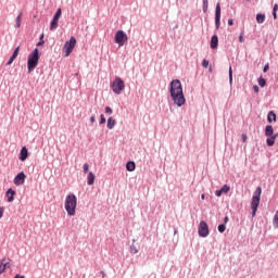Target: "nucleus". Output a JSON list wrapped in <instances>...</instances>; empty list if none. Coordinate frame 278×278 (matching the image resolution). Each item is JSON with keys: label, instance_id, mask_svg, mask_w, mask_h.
<instances>
[{"label": "nucleus", "instance_id": "nucleus-37", "mask_svg": "<svg viewBox=\"0 0 278 278\" xmlns=\"http://www.w3.org/2000/svg\"><path fill=\"white\" fill-rule=\"evenodd\" d=\"M105 116L103 114L100 115V125H105Z\"/></svg>", "mask_w": 278, "mask_h": 278}, {"label": "nucleus", "instance_id": "nucleus-34", "mask_svg": "<svg viewBox=\"0 0 278 278\" xmlns=\"http://www.w3.org/2000/svg\"><path fill=\"white\" fill-rule=\"evenodd\" d=\"M89 168H90V165L88 163H85L83 165V173H85V175H86V173H88Z\"/></svg>", "mask_w": 278, "mask_h": 278}, {"label": "nucleus", "instance_id": "nucleus-47", "mask_svg": "<svg viewBox=\"0 0 278 278\" xmlns=\"http://www.w3.org/2000/svg\"><path fill=\"white\" fill-rule=\"evenodd\" d=\"M228 25L231 27V25H233V18H229L228 20Z\"/></svg>", "mask_w": 278, "mask_h": 278}, {"label": "nucleus", "instance_id": "nucleus-21", "mask_svg": "<svg viewBox=\"0 0 278 278\" xmlns=\"http://www.w3.org/2000/svg\"><path fill=\"white\" fill-rule=\"evenodd\" d=\"M10 262H5V260H2L0 262V275L3 274V271L5 270V268H10Z\"/></svg>", "mask_w": 278, "mask_h": 278}, {"label": "nucleus", "instance_id": "nucleus-18", "mask_svg": "<svg viewBox=\"0 0 278 278\" xmlns=\"http://www.w3.org/2000/svg\"><path fill=\"white\" fill-rule=\"evenodd\" d=\"M126 170H127L128 173H134V170H136V162H134V161H128V162L126 163Z\"/></svg>", "mask_w": 278, "mask_h": 278}, {"label": "nucleus", "instance_id": "nucleus-30", "mask_svg": "<svg viewBox=\"0 0 278 278\" xmlns=\"http://www.w3.org/2000/svg\"><path fill=\"white\" fill-rule=\"evenodd\" d=\"M45 46V34H41L39 36V41L37 42V47H42Z\"/></svg>", "mask_w": 278, "mask_h": 278}, {"label": "nucleus", "instance_id": "nucleus-22", "mask_svg": "<svg viewBox=\"0 0 278 278\" xmlns=\"http://www.w3.org/2000/svg\"><path fill=\"white\" fill-rule=\"evenodd\" d=\"M59 23H60V20L52 17V21L50 22V30L54 31V29H58Z\"/></svg>", "mask_w": 278, "mask_h": 278}, {"label": "nucleus", "instance_id": "nucleus-15", "mask_svg": "<svg viewBox=\"0 0 278 278\" xmlns=\"http://www.w3.org/2000/svg\"><path fill=\"white\" fill-rule=\"evenodd\" d=\"M274 135H275V128H273V125H267L265 127V136L267 138H273Z\"/></svg>", "mask_w": 278, "mask_h": 278}, {"label": "nucleus", "instance_id": "nucleus-28", "mask_svg": "<svg viewBox=\"0 0 278 278\" xmlns=\"http://www.w3.org/2000/svg\"><path fill=\"white\" fill-rule=\"evenodd\" d=\"M228 77H229V84L231 86L233 84V71L231 70V66L229 67V71H228Z\"/></svg>", "mask_w": 278, "mask_h": 278}, {"label": "nucleus", "instance_id": "nucleus-13", "mask_svg": "<svg viewBox=\"0 0 278 278\" xmlns=\"http://www.w3.org/2000/svg\"><path fill=\"white\" fill-rule=\"evenodd\" d=\"M5 197L8 198V203H12L14 201V197H16V191L9 188L5 192Z\"/></svg>", "mask_w": 278, "mask_h": 278}, {"label": "nucleus", "instance_id": "nucleus-10", "mask_svg": "<svg viewBox=\"0 0 278 278\" xmlns=\"http://www.w3.org/2000/svg\"><path fill=\"white\" fill-rule=\"evenodd\" d=\"M25 179H27V175L25 172H20L13 179L15 186H23L25 184Z\"/></svg>", "mask_w": 278, "mask_h": 278}, {"label": "nucleus", "instance_id": "nucleus-8", "mask_svg": "<svg viewBox=\"0 0 278 278\" xmlns=\"http://www.w3.org/2000/svg\"><path fill=\"white\" fill-rule=\"evenodd\" d=\"M198 233L200 238H207L210 236V226L207 222L201 220L198 228Z\"/></svg>", "mask_w": 278, "mask_h": 278}, {"label": "nucleus", "instance_id": "nucleus-36", "mask_svg": "<svg viewBox=\"0 0 278 278\" xmlns=\"http://www.w3.org/2000/svg\"><path fill=\"white\" fill-rule=\"evenodd\" d=\"M269 70H270V64L267 63V64H265L264 67H263V73H268Z\"/></svg>", "mask_w": 278, "mask_h": 278}, {"label": "nucleus", "instance_id": "nucleus-38", "mask_svg": "<svg viewBox=\"0 0 278 278\" xmlns=\"http://www.w3.org/2000/svg\"><path fill=\"white\" fill-rule=\"evenodd\" d=\"M274 227H276L278 229V215L275 214L274 216Z\"/></svg>", "mask_w": 278, "mask_h": 278}, {"label": "nucleus", "instance_id": "nucleus-24", "mask_svg": "<svg viewBox=\"0 0 278 278\" xmlns=\"http://www.w3.org/2000/svg\"><path fill=\"white\" fill-rule=\"evenodd\" d=\"M23 21V13H20L15 20V28L21 27V23Z\"/></svg>", "mask_w": 278, "mask_h": 278}, {"label": "nucleus", "instance_id": "nucleus-35", "mask_svg": "<svg viewBox=\"0 0 278 278\" xmlns=\"http://www.w3.org/2000/svg\"><path fill=\"white\" fill-rule=\"evenodd\" d=\"M202 66H203V68H207V66H210V61L206 59H203Z\"/></svg>", "mask_w": 278, "mask_h": 278}, {"label": "nucleus", "instance_id": "nucleus-45", "mask_svg": "<svg viewBox=\"0 0 278 278\" xmlns=\"http://www.w3.org/2000/svg\"><path fill=\"white\" fill-rule=\"evenodd\" d=\"M89 121H90V123H96L97 117H94V115H93V116H91V117H90V119H89Z\"/></svg>", "mask_w": 278, "mask_h": 278}, {"label": "nucleus", "instance_id": "nucleus-40", "mask_svg": "<svg viewBox=\"0 0 278 278\" xmlns=\"http://www.w3.org/2000/svg\"><path fill=\"white\" fill-rule=\"evenodd\" d=\"M239 42H244V31H242L239 36Z\"/></svg>", "mask_w": 278, "mask_h": 278}, {"label": "nucleus", "instance_id": "nucleus-20", "mask_svg": "<svg viewBox=\"0 0 278 278\" xmlns=\"http://www.w3.org/2000/svg\"><path fill=\"white\" fill-rule=\"evenodd\" d=\"M108 129H114L116 127V119L114 117H109L106 122Z\"/></svg>", "mask_w": 278, "mask_h": 278}, {"label": "nucleus", "instance_id": "nucleus-1", "mask_svg": "<svg viewBox=\"0 0 278 278\" xmlns=\"http://www.w3.org/2000/svg\"><path fill=\"white\" fill-rule=\"evenodd\" d=\"M168 92L174 105H177V108H184L186 105V96L184 94L181 80L177 78L173 79L169 83Z\"/></svg>", "mask_w": 278, "mask_h": 278}, {"label": "nucleus", "instance_id": "nucleus-14", "mask_svg": "<svg viewBox=\"0 0 278 278\" xmlns=\"http://www.w3.org/2000/svg\"><path fill=\"white\" fill-rule=\"evenodd\" d=\"M211 49H218V35H213L210 42Z\"/></svg>", "mask_w": 278, "mask_h": 278}, {"label": "nucleus", "instance_id": "nucleus-32", "mask_svg": "<svg viewBox=\"0 0 278 278\" xmlns=\"http://www.w3.org/2000/svg\"><path fill=\"white\" fill-rule=\"evenodd\" d=\"M61 17H62V9L59 8V9L55 11V13H54L53 18L60 20Z\"/></svg>", "mask_w": 278, "mask_h": 278}, {"label": "nucleus", "instance_id": "nucleus-19", "mask_svg": "<svg viewBox=\"0 0 278 278\" xmlns=\"http://www.w3.org/2000/svg\"><path fill=\"white\" fill-rule=\"evenodd\" d=\"M94 179H97V177L94 176V173L89 172L87 176V184L89 186H94Z\"/></svg>", "mask_w": 278, "mask_h": 278}, {"label": "nucleus", "instance_id": "nucleus-5", "mask_svg": "<svg viewBox=\"0 0 278 278\" xmlns=\"http://www.w3.org/2000/svg\"><path fill=\"white\" fill-rule=\"evenodd\" d=\"M111 89L114 94H121L125 90V80L121 77H115V79L111 84Z\"/></svg>", "mask_w": 278, "mask_h": 278}, {"label": "nucleus", "instance_id": "nucleus-7", "mask_svg": "<svg viewBox=\"0 0 278 278\" xmlns=\"http://www.w3.org/2000/svg\"><path fill=\"white\" fill-rule=\"evenodd\" d=\"M129 38L127 37V34L124 30H117L115 33L114 41L118 47H125V42H127Z\"/></svg>", "mask_w": 278, "mask_h": 278}, {"label": "nucleus", "instance_id": "nucleus-4", "mask_svg": "<svg viewBox=\"0 0 278 278\" xmlns=\"http://www.w3.org/2000/svg\"><path fill=\"white\" fill-rule=\"evenodd\" d=\"M261 199H262V187H256L251 200L252 218H255V214H257V207H260Z\"/></svg>", "mask_w": 278, "mask_h": 278}, {"label": "nucleus", "instance_id": "nucleus-49", "mask_svg": "<svg viewBox=\"0 0 278 278\" xmlns=\"http://www.w3.org/2000/svg\"><path fill=\"white\" fill-rule=\"evenodd\" d=\"M14 278H25V276H21V275H15Z\"/></svg>", "mask_w": 278, "mask_h": 278}, {"label": "nucleus", "instance_id": "nucleus-12", "mask_svg": "<svg viewBox=\"0 0 278 278\" xmlns=\"http://www.w3.org/2000/svg\"><path fill=\"white\" fill-rule=\"evenodd\" d=\"M18 51H21V47H16L12 53V55L10 56L9 61L7 62V66H11V64L14 62V60H16V58H18Z\"/></svg>", "mask_w": 278, "mask_h": 278}, {"label": "nucleus", "instance_id": "nucleus-11", "mask_svg": "<svg viewBox=\"0 0 278 278\" xmlns=\"http://www.w3.org/2000/svg\"><path fill=\"white\" fill-rule=\"evenodd\" d=\"M27 157H29V150L27 149V147L24 146L20 151L18 161L25 162Z\"/></svg>", "mask_w": 278, "mask_h": 278}, {"label": "nucleus", "instance_id": "nucleus-48", "mask_svg": "<svg viewBox=\"0 0 278 278\" xmlns=\"http://www.w3.org/2000/svg\"><path fill=\"white\" fill-rule=\"evenodd\" d=\"M201 199H202V201H205V193L201 194Z\"/></svg>", "mask_w": 278, "mask_h": 278}, {"label": "nucleus", "instance_id": "nucleus-23", "mask_svg": "<svg viewBox=\"0 0 278 278\" xmlns=\"http://www.w3.org/2000/svg\"><path fill=\"white\" fill-rule=\"evenodd\" d=\"M265 21H266V14L264 13L256 14V23H258V25H262V23H264Z\"/></svg>", "mask_w": 278, "mask_h": 278}, {"label": "nucleus", "instance_id": "nucleus-25", "mask_svg": "<svg viewBox=\"0 0 278 278\" xmlns=\"http://www.w3.org/2000/svg\"><path fill=\"white\" fill-rule=\"evenodd\" d=\"M257 84H258V86L261 87V88H266V78H264V77H258V79H257Z\"/></svg>", "mask_w": 278, "mask_h": 278}, {"label": "nucleus", "instance_id": "nucleus-46", "mask_svg": "<svg viewBox=\"0 0 278 278\" xmlns=\"http://www.w3.org/2000/svg\"><path fill=\"white\" fill-rule=\"evenodd\" d=\"M241 138H242V142H247V135L242 134Z\"/></svg>", "mask_w": 278, "mask_h": 278}, {"label": "nucleus", "instance_id": "nucleus-16", "mask_svg": "<svg viewBox=\"0 0 278 278\" xmlns=\"http://www.w3.org/2000/svg\"><path fill=\"white\" fill-rule=\"evenodd\" d=\"M267 122L268 123H277V113H275V111H269L268 112Z\"/></svg>", "mask_w": 278, "mask_h": 278}, {"label": "nucleus", "instance_id": "nucleus-41", "mask_svg": "<svg viewBox=\"0 0 278 278\" xmlns=\"http://www.w3.org/2000/svg\"><path fill=\"white\" fill-rule=\"evenodd\" d=\"M113 110L110 106H105V114H112Z\"/></svg>", "mask_w": 278, "mask_h": 278}, {"label": "nucleus", "instance_id": "nucleus-33", "mask_svg": "<svg viewBox=\"0 0 278 278\" xmlns=\"http://www.w3.org/2000/svg\"><path fill=\"white\" fill-rule=\"evenodd\" d=\"M140 251V245H130V252L136 254Z\"/></svg>", "mask_w": 278, "mask_h": 278}, {"label": "nucleus", "instance_id": "nucleus-39", "mask_svg": "<svg viewBox=\"0 0 278 278\" xmlns=\"http://www.w3.org/2000/svg\"><path fill=\"white\" fill-rule=\"evenodd\" d=\"M223 194L224 193L222 189L215 191V197H223Z\"/></svg>", "mask_w": 278, "mask_h": 278}, {"label": "nucleus", "instance_id": "nucleus-42", "mask_svg": "<svg viewBox=\"0 0 278 278\" xmlns=\"http://www.w3.org/2000/svg\"><path fill=\"white\" fill-rule=\"evenodd\" d=\"M252 88L254 92H260V87L257 85H254Z\"/></svg>", "mask_w": 278, "mask_h": 278}, {"label": "nucleus", "instance_id": "nucleus-29", "mask_svg": "<svg viewBox=\"0 0 278 278\" xmlns=\"http://www.w3.org/2000/svg\"><path fill=\"white\" fill-rule=\"evenodd\" d=\"M277 11H278V4L276 3L274 4L273 12H271L274 21H277Z\"/></svg>", "mask_w": 278, "mask_h": 278}, {"label": "nucleus", "instance_id": "nucleus-3", "mask_svg": "<svg viewBox=\"0 0 278 278\" xmlns=\"http://www.w3.org/2000/svg\"><path fill=\"white\" fill-rule=\"evenodd\" d=\"M38 62H40V50L35 48L33 52L28 55L27 60V68L28 73H34L36 66H38Z\"/></svg>", "mask_w": 278, "mask_h": 278}, {"label": "nucleus", "instance_id": "nucleus-17", "mask_svg": "<svg viewBox=\"0 0 278 278\" xmlns=\"http://www.w3.org/2000/svg\"><path fill=\"white\" fill-rule=\"evenodd\" d=\"M278 138V132L274 134V136L266 139L267 147H275V140Z\"/></svg>", "mask_w": 278, "mask_h": 278}, {"label": "nucleus", "instance_id": "nucleus-43", "mask_svg": "<svg viewBox=\"0 0 278 278\" xmlns=\"http://www.w3.org/2000/svg\"><path fill=\"white\" fill-rule=\"evenodd\" d=\"M3 212H4L3 206H0V218H3Z\"/></svg>", "mask_w": 278, "mask_h": 278}, {"label": "nucleus", "instance_id": "nucleus-27", "mask_svg": "<svg viewBox=\"0 0 278 278\" xmlns=\"http://www.w3.org/2000/svg\"><path fill=\"white\" fill-rule=\"evenodd\" d=\"M226 229H227V225L226 224H219L218 227H217V231L219 233H225Z\"/></svg>", "mask_w": 278, "mask_h": 278}, {"label": "nucleus", "instance_id": "nucleus-31", "mask_svg": "<svg viewBox=\"0 0 278 278\" xmlns=\"http://www.w3.org/2000/svg\"><path fill=\"white\" fill-rule=\"evenodd\" d=\"M222 192L224 194H228L229 193V190H231V187H229V185H224L222 188H220Z\"/></svg>", "mask_w": 278, "mask_h": 278}, {"label": "nucleus", "instance_id": "nucleus-26", "mask_svg": "<svg viewBox=\"0 0 278 278\" xmlns=\"http://www.w3.org/2000/svg\"><path fill=\"white\" fill-rule=\"evenodd\" d=\"M202 10L205 13H207V8H210V2L207 0H202Z\"/></svg>", "mask_w": 278, "mask_h": 278}, {"label": "nucleus", "instance_id": "nucleus-6", "mask_svg": "<svg viewBox=\"0 0 278 278\" xmlns=\"http://www.w3.org/2000/svg\"><path fill=\"white\" fill-rule=\"evenodd\" d=\"M77 45V38L75 36H72L70 40L65 41L64 48L65 49V58H68L73 53V50L75 49V46Z\"/></svg>", "mask_w": 278, "mask_h": 278}, {"label": "nucleus", "instance_id": "nucleus-44", "mask_svg": "<svg viewBox=\"0 0 278 278\" xmlns=\"http://www.w3.org/2000/svg\"><path fill=\"white\" fill-rule=\"evenodd\" d=\"M229 223V216L224 217V225H227Z\"/></svg>", "mask_w": 278, "mask_h": 278}, {"label": "nucleus", "instance_id": "nucleus-2", "mask_svg": "<svg viewBox=\"0 0 278 278\" xmlns=\"http://www.w3.org/2000/svg\"><path fill=\"white\" fill-rule=\"evenodd\" d=\"M64 207L68 216H75L77 210V195L75 193H68L66 195Z\"/></svg>", "mask_w": 278, "mask_h": 278}, {"label": "nucleus", "instance_id": "nucleus-51", "mask_svg": "<svg viewBox=\"0 0 278 278\" xmlns=\"http://www.w3.org/2000/svg\"><path fill=\"white\" fill-rule=\"evenodd\" d=\"M247 1H251V0H247Z\"/></svg>", "mask_w": 278, "mask_h": 278}, {"label": "nucleus", "instance_id": "nucleus-9", "mask_svg": "<svg viewBox=\"0 0 278 278\" xmlns=\"http://www.w3.org/2000/svg\"><path fill=\"white\" fill-rule=\"evenodd\" d=\"M215 29L216 31L220 29V2H217L215 7Z\"/></svg>", "mask_w": 278, "mask_h": 278}, {"label": "nucleus", "instance_id": "nucleus-50", "mask_svg": "<svg viewBox=\"0 0 278 278\" xmlns=\"http://www.w3.org/2000/svg\"><path fill=\"white\" fill-rule=\"evenodd\" d=\"M102 277H105V271H101Z\"/></svg>", "mask_w": 278, "mask_h": 278}]
</instances>
